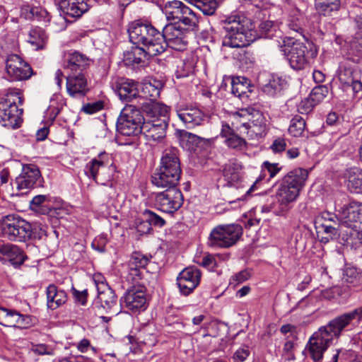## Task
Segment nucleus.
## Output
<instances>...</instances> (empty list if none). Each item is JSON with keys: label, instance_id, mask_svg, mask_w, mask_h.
<instances>
[{"label": "nucleus", "instance_id": "1", "mask_svg": "<svg viewBox=\"0 0 362 362\" xmlns=\"http://www.w3.org/2000/svg\"><path fill=\"white\" fill-rule=\"evenodd\" d=\"M308 177V170L303 168H296L288 173L282 178L276 194L268 197L261 206V211L285 216L293 207Z\"/></svg>", "mask_w": 362, "mask_h": 362}, {"label": "nucleus", "instance_id": "2", "mask_svg": "<svg viewBox=\"0 0 362 362\" xmlns=\"http://www.w3.org/2000/svg\"><path fill=\"white\" fill-rule=\"evenodd\" d=\"M130 42L136 45L135 54L154 57L163 52L165 42L161 35L152 25L140 21L132 22L128 28Z\"/></svg>", "mask_w": 362, "mask_h": 362}, {"label": "nucleus", "instance_id": "3", "mask_svg": "<svg viewBox=\"0 0 362 362\" xmlns=\"http://www.w3.org/2000/svg\"><path fill=\"white\" fill-rule=\"evenodd\" d=\"M226 35L223 39V46L240 48L247 46L255 39L252 37L253 28L251 21L243 15L231 14L221 21Z\"/></svg>", "mask_w": 362, "mask_h": 362}, {"label": "nucleus", "instance_id": "4", "mask_svg": "<svg viewBox=\"0 0 362 362\" xmlns=\"http://www.w3.org/2000/svg\"><path fill=\"white\" fill-rule=\"evenodd\" d=\"M181 172L178 150L175 148L165 150L159 169L152 176V183L158 187H177Z\"/></svg>", "mask_w": 362, "mask_h": 362}, {"label": "nucleus", "instance_id": "5", "mask_svg": "<svg viewBox=\"0 0 362 362\" xmlns=\"http://www.w3.org/2000/svg\"><path fill=\"white\" fill-rule=\"evenodd\" d=\"M281 51L291 67L295 70L305 69L317 55V49L313 43H303L297 40L291 45H284Z\"/></svg>", "mask_w": 362, "mask_h": 362}, {"label": "nucleus", "instance_id": "6", "mask_svg": "<svg viewBox=\"0 0 362 362\" xmlns=\"http://www.w3.org/2000/svg\"><path fill=\"white\" fill-rule=\"evenodd\" d=\"M30 224L18 214H8L0 220V237L11 241L25 242L30 239Z\"/></svg>", "mask_w": 362, "mask_h": 362}, {"label": "nucleus", "instance_id": "7", "mask_svg": "<svg viewBox=\"0 0 362 362\" xmlns=\"http://www.w3.org/2000/svg\"><path fill=\"white\" fill-rule=\"evenodd\" d=\"M361 322L362 305L336 317L320 329L332 341L339 338L343 331L355 328Z\"/></svg>", "mask_w": 362, "mask_h": 362}, {"label": "nucleus", "instance_id": "8", "mask_svg": "<svg viewBox=\"0 0 362 362\" xmlns=\"http://www.w3.org/2000/svg\"><path fill=\"white\" fill-rule=\"evenodd\" d=\"M23 104V98L18 91L8 93L0 101V123L2 126L16 129L22 122L23 110L18 108Z\"/></svg>", "mask_w": 362, "mask_h": 362}, {"label": "nucleus", "instance_id": "9", "mask_svg": "<svg viewBox=\"0 0 362 362\" xmlns=\"http://www.w3.org/2000/svg\"><path fill=\"white\" fill-rule=\"evenodd\" d=\"M115 170L112 156L106 152L100 153L91 159L84 168V173L89 178L102 185L112 179Z\"/></svg>", "mask_w": 362, "mask_h": 362}, {"label": "nucleus", "instance_id": "10", "mask_svg": "<svg viewBox=\"0 0 362 362\" xmlns=\"http://www.w3.org/2000/svg\"><path fill=\"white\" fill-rule=\"evenodd\" d=\"M242 234L238 224L219 225L211 230L207 245L212 248H228L235 245Z\"/></svg>", "mask_w": 362, "mask_h": 362}, {"label": "nucleus", "instance_id": "11", "mask_svg": "<svg viewBox=\"0 0 362 362\" xmlns=\"http://www.w3.org/2000/svg\"><path fill=\"white\" fill-rule=\"evenodd\" d=\"M134 105H126L121 111L117 122V129L123 135L134 136L142 132L144 118L140 109Z\"/></svg>", "mask_w": 362, "mask_h": 362}, {"label": "nucleus", "instance_id": "12", "mask_svg": "<svg viewBox=\"0 0 362 362\" xmlns=\"http://www.w3.org/2000/svg\"><path fill=\"white\" fill-rule=\"evenodd\" d=\"M164 13L168 21H174L177 24L182 23L193 30L198 23L197 14L182 1L175 0L168 2Z\"/></svg>", "mask_w": 362, "mask_h": 362}, {"label": "nucleus", "instance_id": "13", "mask_svg": "<svg viewBox=\"0 0 362 362\" xmlns=\"http://www.w3.org/2000/svg\"><path fill=\"white\" fill-rule=\"evenodd\" d=\"M166 188L167 189L156 194L154 204L158 210L173 214L182 206L183 196L177 187Z\"/></svg>", "mask_w": 362, "mask_h": 362}, {"label": "nucleus", "instance_id": "14", "mask_svg": "<svg viewBox=\"0 0 362 362\" xmlns=\"http://www.w3.org/2000/svg\"><path fill=\"white\" fill-rule=\"evenodd\" d=\"M162 88V82L156 79H151L142 84L140 97L142 98L141 101L144 103L143 108L145 111L149 110L153 115L163 110L165 111V107H161L158 103H156L160 96Z\"/></svg>", "mask_w": 362, "mask_h": 362}, {"label": "nucleus", "instance_id": "15", "mask_svg": "<svg viewBox=\"0 0 362 362\" xmlns=\"http://www.w3.org/2000/svg\"><path fill=\"white\" fill-rule=\"evenodd\" d=\"M362 72L357 65L345 63L340 66L338 78L345 86H351L354 94L362 92Z\"/></svg>", "mask_w": 362, "mask_h": 362}, {"label": "nucleus", "instance_id": "16", "mask_svg": "<svg viewBox=\"0 0 362 362\" xmlns=\"http://www.w3.org/2000/svg\"><path fill=\"white\" fill-rule=\"evenodd\" d=\"M331 343L332 341L319 329L310 337L304 352L314 362H321L324 353Z\"/></svg>", "mask_w": 362, "mask_h": 362}, {"label": "nucleus", "instance_id": "17", "mask_svg": "<svg viewBox=\"0 0 362 362\" xmlns=\"http://www.w3.org/2000/svg\"><path fill=\"white\" fill-rule=\"evenodd\" d=\"M6 70L13 81L26 80L32 75L30 66L17 54H11L7 57Z\"/></svg>", "mask_w": 362, "mask_h": 362}, {"label": "nucleus", "instance_id": "18", "mask_svg": "<svg viewBox=\"0 0 362 362\" xmlns=\"http://www.w3.org/2000/svg\"><path fill=\"white\" fill-rule=\"evenodd\" d=\"M120 302L125 308L132 312L144 310L146 308V296L144 287L133 286L127 291Z\"/></svg>", "mask_w": 362, "mask_h": 362}, {"label": "nucleus", "instance_id": "19", "mask_svg": "<svg viewBox=\"0 0 362 362\" xmlns=\"http://www.w3.org/2000/svg\"><path fill=\"white\" fill-rule=\"evenodd\" d=\"M117 94L119 99L127 105H134L136 107H144V103L139 93L138 83L132 80L127 79L119 83Z\"/></svg>", "mask_w": 362, "mask_h": 362}, {"label": "nucleus", "instance_id": "20", "mask_svg": "<svg viewBox=\"0 0 362 362\" xmlns=\"http://www.w3.org/2000/svg\"><path fill=\"white\" fill-rule=\"evenodd\" d=\"M201 272L194 267H188L182 270L177 278V284L180 291L185 296L190 294L199 285Z\"/></svg>", "mask_w": 362, "mask_h": 362}, {"label": "nucleus", "instance_id": "21", "mask_svg": "<svg viewBox=\"0 0 362 362\" xmlns=\"http://www.w3.org/2000/svg\"><path fill=\"white\" fill-rule=\"evenodd\" d=\"M151 258V255H143L139 252H133L127 264V280L132 281V284H137L141 279L142 271Z\"/></svg>", "mask_w": 362, "mask_h": 362}, {"label": "nucleus", "instance_id": "22", "mask_svg": "<svg viewBox=\"0 0 362 362\" xmlns=\"http://www.w3.org/2000/svg\"><path fill=\"white\" fill-rule=\"evenodd\" d=\"M40 178V172L36 165H24L21 173L16 178V188L19 191L33 188L37 185Z\"/></svg>", "mask_w": 362, "mask_h": 362}, {"label": "nucleus", "instance_id": "23", "mask_svg": "<svg viewBox=\"0 0 362 362\" xmlns=\"http://www.w3.org/2000/svg\"><path fill=\"white\" fill-rule=\"evenodd\" d=\"M32 324L31 317L18 312L0 307V325L5 327L27 328Z\"/></svg>", "mask_w": 362, "mask_h": 362}, {"label": "nucleus", "instance_id": "24", "mask_svg": "<svg viewBox=\"0 0 362 362\" xmlns=\"http://www.w3.org/2000/svg\"><path fill=\"white\" fill-rule=\"evenodd\" d=\"M176 113L179 119L188 129L202 125L205 120L204 113L197 107H179L176 110Z\"/></svg>", "mask_w": 362, "mask_h": 362}, {"label": "nucleus", "instance_id": "25", "mask_svg": "<svg viewBox=\"0 0 362 362\" xmlns=\"http://www.w3.org/2000/svg\"><path fill=\"white\" fill-rule=\"evenodd\" d=\"M341 219L349 228L361 233L362 241V204L353 203L349 208L345 209L341 214Z\"/></svg>", "mask_w": 362, "mask_h": 362}, {"label": "nucleus", "instance_id": "26", "mask_svg": "<svg viewBox=\"0 0 362 362\" xmlns=\"http://www.w3.org/2000/svg\"><path fill=\"white\" fill-rule=\"evenodd\" d=\"M168 124L165 120L155 119L153 121L144 120L142 133L148 141H159L165 136Z\"/></svg>", "mask_w": 362, "mask_h": 362}, {"label": "nucleus", "instance_id": "27", "mask_svg": "<svg viewBox=\"0 0 362 362\" xmlns=\"http://www.w3.org/2000/svg\"><path fill=\"white\" fill-rule=\"evenodd\" d=\"M66 90L73 98L83 97L88 91L87 80L82 73L74 74L66 77Z\"/></svg>", "mask_w": 362, "mask_h": 362}, {"label": "nucleus", "instance_id": "28", "mask_svg": "<svg viewBox=\"0 0 362 362\" xmlns=\"http://www.w3.org/2000/svg\"><path fill=\"white\" fill-rule=\"evenodd\" d=\"M26 256L18 246L11 244L3 245L0 247V261L10 262L14 267L21 265Z\"/></svg>", "mask_w": 362, "mask_h": 362}, {"label": "nucleus", "instance_id": "29", "mask_svg": "<svg viewBox=\"0 0 362 362\" xmlns=\"http://www.w3.org/2000/svg\"><path fill=\"white\" fill-rule=\"evenodd\" d=\"M60 11L65 16L79 18L89 9L86 0H61Z\"/></svg>", "mask_w": 362, "mask_h": 362}, {"label": "nucleus", "instance_id": "30", "mask_svg": "<svg viewBox=\"0 0 362 362\" xmlns=\"http://www.w3.org/2000/svg\"><path fill=\"white\" fill-rule=\"evenodd\" d=\"M220 134L225 138V143L229 148L243 150L246 146L245 140L236 134L228 123L222 124Z\"/></svg>", "mask_w": 362, "mask_h": 362}, {"label": "nucleus", "instance_id": "31", "mask_svg": "<svg viewBox=\"0 0 362 362\" xmlns=\"http://www.w3.org/2000/svg\"><path fill=\"white\" fill-rule=\"evenodd\" d=\"M89 63L90 59L86 56L78 52H74L68 54L64 68L77 74L82 73Z\"/></svg>", "mask_w": 362, "mask_h": 362}, {"label": "nucleus", "instance_id": "32", "mask_svg": "<svg viewBox=\"0 0 362 362\" xmlns=\"http://www.w3.org/2000/svg\"><path fill=\"white\" fill-rule=\"evenodd\" d=\"M47 298L48 308L55 310L66 302L67 295L64 290L58 288L54 284H50L47 288Z\"/></svg>", "mask_w": 362, "mask_h": 362}, {"label": "nucleus", "instance_id": "33", "mask_svg": "<svg viewBox=\"0 0 362 362\" xmlns=\"http://www.w3.org/2000/svg\"><path fill=\"white\" fill-rule=\"evenodd\" d=\"M348 189L354 193L362 192V171L357 167L350 168L344 175Z\"/></svg>", "mask_w": 362, "mask_h": 362}, {"label": "nucleus", "instance_id": "34", "mask_svg": "<svg viewBox=\"0 0 362 362\" xmlns=\"http://www.w3.org/2000/svg\"><path fill=\"white\" fill-rule=\"evenodd\" d=\"M144 216L145 221L137 226V230L140 233H149L151 230V226L160 228L165 224V220L152 211L145 210Z\"/></svg>", "mask_w": 362, "mask_h": 362}, {"label": "nucleus", "instance_id": "35", "mask_svg": "<svg viewBox=\"0 0 362 362\" xmlns=\"http://www.w3.org/2000/svg\"><path fill=\"white\" fill-rule=\"evenodd\" d=\"M249 110L242 109L237 112H232L229 116V121L231 123L232 129L240 130L243 132L242 129H244V133H249L250 127L248 122Z\"/></svg>", "mask_w": 362, "mask_h": 362}, {"label": "nucleus", "instance_id": "36", "mask_svg": "<svg viewBox=\"0 0 362 362\" xmlns=\"http://www.w3.org/2000/svg\"><path fill=\"white\" fill-rule=\"evenodd\" d=\"M231 93L239 98H247L250 90V81L245 77L236 76L230 79Z\"/></svg>", "mask_w": 362, "mask_h": 362}, {"label": "nucleus", "instance_id": "37", "mask_svg": "<svg viewBox=\"0 0 362 362\" xmlns=\"http://www.w3.org/2000/svg\"><path fill=\"white\" fill-rule=\"evenodd\" d=\"M249 110L248 122L251 125L250 130L256 135H262L264 132L267 125V120L263 114L255 109Z\"/></svg>", "mask_w": 362, "mask_h": 362}, {"label": "nucleus", "instance_id": "38", "mask_svg": "<svg viewBox=\"0 0 362 362\" xmlns=\"http://www.w3.org/2000/svg\"><path fill=\"white\" fill-rule=\"evenodd\" d=\"M341 6L340 0H317L316 8L320 15L332 16Z\"/></svg>", "mask_w": 362, "mask_h": 362}, {"label": "nucleus", "instance_id": "39", "mask_svg": "<svg viewBox=\"0 0 362 362\" xmlns=\"http://www.w3.org/2000/svg\"><path fill=\"white\" fill-rule=\"evenodd\" d=\"M189 28H182L180 27V24H177L176 23H170L167 24L162 30L161 35L164 39L165 42V46L163 47V52L168 47V42L179 36H181L182 34L185 33V30Z\"/></svg>", "mask_w": 362, "mask_h": 362}, {"label": "nucleus", "instance_id": "40", "mask_svg": "<svg viewBox=\"0 0 362 362\" xmlns=\"http://www.w3.org/2000/svg\"><path fill=\"white\" fill-rule=\"evenodd\" d=\"M303 25L304 18L303 14L298 9H293L289 13L287 19V26L288 28L291 30L303 35L304 32Z\"/></svg>", "mask_w": 362, "mask_h": 362}, {"label": "nucleus", "instance_id": "41", "mask_svg": "<svg viewBox=\"0 0 362 362\" xmlns=\"http://www.w3.org/2000/svg\"><path fill=\"white\" fill-rule=\"evenodd\" d=\"M286 86V81L278 75H271L268 82L262 87L264 93L270 95H274L280 92Z\"/></svg>", "mask_w": 362, "mask_h": 362}, {"label": "nucleus", "instance_id": "42", "mask_svg": "<svg viewBox=\"0 0 362 362\" xmlns=\"http://www.w3.org/2000/svg\"><path fill=\"white\" fill-rule=\"evenodd\" d=\"M47 36L44 30L36 27L30 30L28 42L32 45L36 50L45 48Z\"/></svg>", "mask_w": 362, "mask_h": 362}, {"label": "nucleus", "instance_id": "43", "mask_svg": "<svg viewBox=\"0 0 362 362\" xmlns=\"http://www.w3.org/2000/svg\"><path fill=\"white\" fill-rule=\"evenodd\" d=\"M104 286L105 288L101 291L100 288H98V298L101 306L106 310H109L116 305L117 296L111 288L108 286Z\"/></svg>", "mask_w": 362, "mask_h": 362}, {"label": "nucleus", "instance_id": "44", "mask_svg": "<svg viewBox=\"0 0 362 362\" xmlns=\"http://www.w3.org/2000/svg\"><path fill=\"white\" fill-rule=\"evenodd\" d=\"M21 13L28 19L35 18L39 21L42 20L47 22L49 21L51 18L49 13L41 7H30L28 5H24L21 8Z\"/></svg>", "mask_w": 362, "mask_h": 362}, {"label": "nucleus", "instance_id": "45", "mask_svg": "<svg viewBox=\"0 0 362 362\" xmlns=\"http://www.w3.org/2000/svg\"><path fill=\"white\" fill-rule=\"evenodd\" d=\"M281 32L278 29V25L272 21H265L259 25L258 37L272 39L278 37Z\"/></svg>", "mask_w": 362, "mask_h": 362}, {"label": "nucleus", "instance_id": "46", "mask_svg": "<svg viewBox=\"0 0 362 362\" xmlns=\"http://www.w3.org/2000/svg\"><path fill=\"white\" fill-rule=\"evenodd\" d=\"M180 140L183 148L190 150L194 148V145H198L202 142L209 144L212 139L202 138L196 134L183 131L180 134Z\"/></svg>", "mask_w": 362, "mask_h": 362}, {"label": "nucleus", "instance_id": "47", "mask_svg": "<svg viewBox=\"0 0 362 362\" xmlns=\"http://www.w3.org/2000/svg\"><path fill=\"white\" fill-rule=\"evenodd\" d=\"M141 343L148 346H153L158 341L156 329L152 326H147L140 330L138 337Z\"/></svg>", "mask_w": 362, "mask_h": 362}, {"label": "nucleus", "instance_id": "48", "mask_svg": "<svg viewBox=\"0 0 362 362\" xmlns=\"http://www.w3.org/2000/svg\"><path fill=\"white\" fill-rule=\"evenodd\" d=\"M343 279L347 284L357 287L362 284V272L355 267H347L344 270Z\"/></svg>", "mask_w": 362, "mask_h": 362}, {"label": "nucleus", "instance_id": "49", "mask_svg": "<svg viewBox=\"0 0 362 362\" xmlns=\"http://www.w3.org/2000/svg\"><path fill=\"white\" fill-rule=\"evenodd\" d=\"M240 166L235 163H229L223 168V175L230 183L236 182L240 179Z\"/></svg>", "mask_w": 362, "mask_h": 362}, {"label": "nucleus", "instance_id": "50", "mask_svg": "<svg viewBox=\"0 0 362 362\" xmlns=\"http://www.w3.org/2000/svg\"><path fill=\"white\" fill-rule=\"evenodd\" d=\"M329 89L325 86H315L311 91L308 103L310 106H315L319 103L322 102L327 95Z\"/></svg>", "mask_w": 362, "mask_h": 362}, {"label": "nucleus", "instance_id": "51", "mask_svg": "<svg viewBox=\"0 0 362 362\" xmlns=\"http://www.w3.org/2000/svg\"><path fill=\"white\" fill-rule=\"evenodd\" d=\"M305 128V121L300 115L294 116L291 120L288 132L293 136L298 137L302 135Z\"/></svg>", "mask_w": 362, "mask_h": 362}, {"label": "nucleus", "instance_id": "52", "mask_svg": "<svg viewBox=\"0 0 362 362\" xmlns=\"http://www.w3.org/2000/svg\"><path fill=\"white\" fill-rule=\"evenodd\" d=\"M49 197L46 195H37L30 202V207L33 210L46 214L49 211Z\"/></svg>", "mask_w": 362, "mask_h": 362}, {"label": "nucleus", "instance_id": "53", "mask_svg": "<svg viewBox=\"0 0 362 362\" xmlns=\"http://www.w3.org/2000/svg\"><path fill=\"white\" fill-rule=\"evenodd\" d=\"M317 228L320 230L319 232L322 231L327 235L325 243H328L330 239L335 238L339 235L337 229L334 226L326 223H321Z\"/></svg>", "mask_w": 362, "mask_h": 362}, {"label": "nucleus", "instance_id": "54", "mask_svg": "<svg viewBox=\"0 0 362 362\" xmlns=\"http://www.w3.org/2000/svg\"><path fill=\"white\" fill-rule=\"evenodd\" d=\"M354 202L350 203L349 205H345L343 207L341 208V209L339 211L337 215L332 214L329 212H324L322 214V218L324 219L325 221H331V222H336L337 221L340 224L344 225L345 226L348 227V225L343 221V220L341 219V214H342V211L345 209L349 208Z\"/></svg>", "mask_w": 362, "mask_h": 362}, {"label": "nucleus", "instance_id": "55", "mask_svg": "<svg viewBox=\"0 0 362 362\" xmlns=\"http://www.w3.org/2000/svg\"><path fill=\"white\" fill-rule=\"evenodd\" d=\"M167 42L168 47L178 51L184 50L187 44L185 33Z\"/></svg>", "mask_w": 362, "mask_h": 362}, {"label": "nucleus", "instance_id": "56", "mask_svg": "<svg viewBox=\"0 0 362 362\" xmlns=\"http://www.w3.org/2000/svg\"><path fill=\"white\" fill-rule=\"evenodd\" d=\"M250 277V273L247 270H243L232 276L230 279V284L233 287L245 282Z\"/></svg>", "mask_w": 362, "mask_h": 362}, {"label": "nucleus", "instance_id": "57", "mask_svg": "<svg viewBox=\"0 0 362 362\" xmlns=\"http://www.w3.org/2000/svg\"><path fill=\"white\" fill-rule=\"evenodd\" d=\"M281 169V168L279 167L278 163H271L269 161H265L262 164V172L264 174L267 172L270 178L274 177Z\"/></svg>", "mask_w": 362, "mask_h": 362}, {"label": "nucleus", "instance_id": "58", "mask_svg": "<svg viewBox=\"0 0 362 362\" xmlns=\"http://www.w3.org/2000/svg\"><path fill=\"white\" fill-rule=\"evenodd\" d=\"M103 107L104 103L99 100L83 105L82 110L87 114H93L102 110Z\"/></svg>", "mask_w": 362, "mask_h": 362}, {"label": "nucleus", "instance_id": "59", "mask_svg": "<svg viewBox=\"0 0 362 362\" xmlns=\"http://www.w3.org/2000/svg\"><path fill=\"white\" fill-rule=\"evenodd\" d=\"M250 349L248 346H243L239 348L233 354V358L234 362H243L250 355Z\"/></svg>", "mask_w": 362, "mask_h": 362}, {"label": "nucleus", "instance_id": "60", "mask_svg": "<svg viewBox=\"0 0 362 362\" xmlns=\"http://www.w3.org/2000/svg\"><path fill=\"white\" fill-rule=\"evenodd\" d=\"M107 243V240L105 237L99 236L93 241L91 246L95 250L103 252L105 250V245Z\"/></svg>", "mask_w": 362, "mask_h": 362}, {"label": "nucleus", "instance_id": "61", "mask_svg": "<svg viewBox=\"0 0 362 362\" xmlns=\"http://www.w3.org/2000/svg\"><path fill=\"white\" fill-rule=\"evenodd\" d=\"M72 293L76 302L79 303L82 305H86L88 298V291L86 289L82 291H79L76 288H73Z\"/></svg>", "mask_w": 362, "mask_h": 362}, {"label": "nucleus", "instance_id": "62", "mask_svg": "<svg viewBox=\"0 0 362 362\" xmlns=\"http://www.w3.org/2000/svg\"><path fill=\"white\" fill-rule=\"evenodd\" d=\"M286 144L284 139L278 138L275 139L271 146V148L274 153H280L286 149Z\"/></svg>", "mask_w": 362, "mask_h": 362}, {"label": "nucleus", "instance_id": "63", "mask_svg": "<svg viewBox=\"0 0 362 362\" xmlns=\"http://www.w3.org/2000/svg\"><path fill=\"white\" fill-rule=\"evenodd\" d=\"M202 265L208 269H214L216 267V262L214 255L208 254L205 255L202 262Z\"/></svg>", "mask_w": 362, "mask_h": 362}, {"label": "nucleus", "instance_id": "64", "mask_svg": "<svg viewBox=\"0 0 362 362\" xmlns=\"http://www.w3.org/2000/svg\"><path fill=\"white\" fill-rule=\"evenodd\" d=\"M135 48L133 49L132 54L129 55L128 59L132 64H139L142 61L143 59L148 55V54L145 52L144 54H135Z\"/></svg>", "mask_w": 362, "mask_h": 362}]
</instances>
